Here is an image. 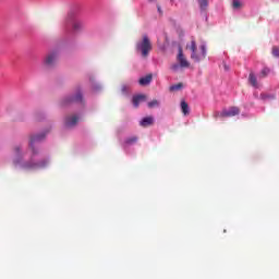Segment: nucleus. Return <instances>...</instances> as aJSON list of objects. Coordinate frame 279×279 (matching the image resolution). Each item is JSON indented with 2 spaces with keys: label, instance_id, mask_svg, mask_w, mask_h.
I'll list each match as a JSON object with an SVG mask.
<instances>
[{
  "label": "nucleus",
  "instance_id": "f257e3e1",
  "mask_svg": "<svg viewBox=\"0 0 279 279\" xmlns=\"http://www.w3.org/2000/svg\"><path fill=\"white\" fill-rule=\"evenodd\" d=\"M45 138V133L33 135L29 141V147L32 149V158L29 161H25L21 165L24 171H34L35 169H43V167H47V160H43L39 162H34V156H38V149H36V143H40Z\"/></svg>",
  "mask_w": 279,
  "mask_h": 279
},
{
  "label": "nucleus",
  "instance_id": "f03ea898",
  "mask_svg": "<svg viewBox=\"0 0 279 279\" xmlns=\"http://www.w3.org/2000/svg\"><path fill=\"white\" fill-rule=\"evenodd\" d=\"M135 49L137 53H141L142 58H147L153 49L149 36L143 35L142 39L136 43Z\"/></svg>",
  "mask_w": 279,
  "mask_h": 279
},
{
  "label": "nucleus",
  "instance_id": "7ed1b4c3",
  "mask_svg": "<svg viewBox=\"0 0 279 279\" xmlns=\"http://www.w3.org/2000/svg\"><path fill=\"white\" fill-rule=\"evenodd\" d=\"M186 49H190L192 51L191 59L194 60V62H199L206 58V46H201L202 54H197V44L193 39L191 44L186 45Z\"/></svg>",
  "mask_w": 279,
  "mask_h": 279
},
{
  "label": "nucleus",
  "instance_id": "20e7f679",
  "mask_svg": "<svg viewBox=\"0 0 279 279\" xmlns=\"http://www.w3.org/2000/svg\"><path fill=\"white\" fill-rule=\"evenodd\" d=\"M238 114H241V109L239 107H230L228 110L223 109L220 113H217L216 117L223 119L226 117H236Z\"/></svg>",
  "mask_w": 279,
  "mask_h": 279
},
{
  "label": "nucleus",
  "instance_id": "39448f33",
  "mask_svg": "<svg viewBox=\"0 0 279 279\" xmlns=\"http://www.w3.org/2000/svg\"><path fill=\"white\" fill-rule=\"evenodd\" d=\"M56 62H58V52H50L44 59V64L48 68L56 66Z\"/></svg>",
  "mask_w": 279,
  "mask_h": 279
},
{
  "label": "nucleus",
  "instance_id": "423d86ee",
  "mask_svg": "<svg viewBox=\"0 0 279 279\" xmlns=\"http://www.w3.org/2000/svg\"><path fill=\"white\" fill-rule=\"evenodd\" d=\"M177 60L181 69H189V66H191V63H189V60H186V57H184L182 47H179V53H178Z\"/></svg>",
  "mask_w": 279,
  "mask_h": 279
},
{
  "label": "nucleus",
  "instance_id": "0eeeda50",
  "mask_svg": "<svg viewBox=\"0 0 279 279\" xmlns=\"http://www.w3.org/2000/svg\"><path fill=\"white\" fill-rule=\"evenodd\" d=\"M78 101H83L82 92H77L75 97L63 99L61 101V106H69V104L78 102Z\"/></svg>",
  "mask_w": 279,
  "mask_h": 279
},
{
  "label": "nucleus",
  "instance_id": "6e6552de",
  "mask_svg": "<svg viewBox=\"0 0 279 279\" xmlns=\"http://www.w3.org/2000/svg\"><path fill=\"white\" fill-rule=\"evenodd\" d=\"M78 121H80V117L69 116L65 118L64 125L65 128H75Z\"/></svg>",
  "mask_w": 279,
  "mask_h": 279
},
{
  "label": "nucleus",
  "instance_id": "1a4fd4ad",
  "mask_svg": "<svg viewBox=\"0 0 279 279\" xmlns=\"http://www.w3.org/2000/svg\"><path fill=\"white\" fill-rule=\"evenodd\" d=\"M13 153H14V156H17V158L13 160V165L14 167H19V165H21V156H22L21 146H14Z\"/></svg>",
  "mask_w": 279,
  "mask_h": 279
},
{
  "label": "nucleus",
  "instance_id": "9d476101",
  "mask_svg": "<svg viewBox=\"0 0 279 279\" xmlns=\"http://www.w3.org/2000/svg\"><path fill=\"white\" fill-rule=\"evenodd\" d=\"M140 125L142 128H149V125H154V117L148 116L141 120Z\"/></svg>",
  "mask_w": 279,
  "mask_h": 279
},
{
  "label": "nucleus",
  "instance_id": "9b49d317",
  "mask_svg": "<svg viewBox=\"0 0 279 279\" xmlns=\"http://www.w3.org/2000/svg\"><path fill=\"white\" fill-rule=\"evenodd\" d=\"M151 80H154V76L151 74H147L146 76L140 78V86H149V84H151Z\"/></svg>",
  "mask_w": 279,
  "mask_h": 279
},
{
  "label": "nucleus",
  "instance_id": "f8f14e48",
  "mask_svg": "<svg viewBox=\"0 0 279 279\" xmlns=\"http://www.w3.org/2000/svg\"><path fill=\"white\" fill-rule=\"evenodd\" d=\"M145 99H147V96L145 95L133 96L132 102L134 108H138V106H141V101H145Z\"/></svg>",
  "mask_w": 279,
  "mask_h": 279
},
{
  "label": "nucleus",
  "instance_id": "ddd939ff",
  "mask_svg": "<svg viewBox=\"0 0 279 279\" xmlns=\"http://www.w3.org/2000/svg\"><path fill=\"white\" fill-rule=\"evenodd\" d=\"M72 29L73 32H82V29H84V23L75 20L72 24Z\"/></svg>",
  "mask_w": 279,
  "mask_h": 279
},
{
  "label": "nucleus",
  "instance_id": "4468645a",
  "mask_svg": "<svg viewBox=\"0 0 279 279\" xmlns=\"http://www.w3.org/2000/svg\"><path fill=\"white\" fill-rule=\"evenodd\" d=\"M248 82L251 86L254 88H258V81L256 80V75H254V72H251L248 75Z\"/></svg>",
  "mask_w": 279,
  "mask_h": 279
},
{
  "label": "nucleus",
  "instance_id": "2eb2a0df",
  "mask_svg": "<svg viewBox=\"0 0 279 279\" xmlns=\"http://www.w3.org/2000/svg\"><path fill=\"white\" fill-rule=\"evenodd\" d=\"M181 110L182 113L186 117L187 114H190V110H189V104L184 100L181 101Z\"/></svg>",
  "mask_w": 279,
  "mask_h": 279
},
{
  "label": "nucleus",
  "instance_id": "dca6fc26",
  "mask_svg": "<svg viewBox=\"0 0 279 279\" xmlns=\"http://www.w3.org/2000/svg\"><path fill=\"white\" fill-rule=\"evenodd\" d=\"M199 9L206 11L208 9V0H198Z\"/></svg>",
  "mask_w": 279,
  "mask_h": 279
},
{
  "label": "nucleus",
  "instance_id": "f3484780",
  "mask_svg": "<svg viewBox=\"0 0 279 279\" xmlns=\"http://www.w3.org/2000/svg\"><path fill=\"white\" fill-rule=\"evenodd\" d=\"M183 86L184 85L182 83H178L175 85H172V86H170V92L173 93L175 90H182Z\"/></svg>",
  "mask_w": 279,
  "mask_h": 279
},
{
  "label": "nucleus",
  "instance_id": "a211bd4d",
  "mask_svg": "<svg viewBox=\"0 0 279 279\" xmlns=\"http://www.w3.org/2000/svg\"><path fill=\"white\" fill-rule=\"evenodd\" d=\"M136 141H138V137L133 136V137H129L125 140V144L126 145H134V143H136Z\"/></svg>",
  "mask_w": 279,
  "mask_h": 279
},
{
  "label": "nucleus",
  "instance_id": "6ab92c4d",
  "mask_svg": "<svg viewBox=\"0 0 279 279\" xmlns=\"http://www.w3.org/2000/svg\"><path fill=\"white\" fill-rule=\"evenodd\" d=\"M158 106H160V102L156 99L148 102V108H156Z\"/></svg>",
  "mask_w": 279,
  "mask_h": 279
},
{
  "label": "nucleus",
  "instance_id": "aec40b11",
  "mask_svg": "<svg viewBox=\"0 0 279 279\" xmlns=\"http://www.w3.org/2000/svg\"><path fill=\"white\" fill-rule=\"evenodd\" d=\"M269 75V68H264L260 72V77H267Z\"/></svg>",
  "mask_w": 279,
  "mask_h": 279
},
{
  "label": "nucleus",
  "instance_id": "412c9836",
  "mask_svg": "<svg viewBox=\"0 0 279 279\" xmlns=\"http://www.w3.org/2000/svg\"><path fill=\"white\" fill-rule=\"evenodd\" d=\"M272 56H275V58H279V48L278 47L272 48Z\"/></svg>",
  "mask_w": 279,
  "mask_h": 279
},
{
  "label": "nucleus",
  "instance_id": "4be33fe9",
  "mask_svg": "<svg viewBox=\"0 0 279 279\" xmlns=\"http://www.w3.org/2000/svg\"><path fill=\"white\" fill-rule=\"evenodd\" d=\"M171 69H172L174 72L180 71V63H179V64H178V63L173 64V65L171 66Z\"/></svg>",
  "mask_w": 279,
  "mask_h": 279
},
{
  "label": "nucleus",
  "instance_id": "5701e85b",
  "mask_svg": "<svg viewBox=\"0 0 279 279\" xmlns=\"http://www.w3.org/2000/svg\"><path fill=\"white\" fill-rule=\"evenodd\" d=\"M233 8H241V2L239 0H234Z\"/></svg>",
  "mask_w": 279,
  "mask_h": 279
},
{
  "label": "nucleus",
  "instance_id": "b1692460",
  "mask_svg": "<svg viewBox=\"0 0 279 279\" xmlns=\"http://www.w3.org/2000/svg\"><path fill=\"white\" fill-rule=\"evenodd\" d=\"M157 10H158L159 14H162V9L159 7V4H157Z\"/></svg>",
  "mask_w": 279,
  "mask_h": 279
},
{
  "label": "nucleus",
  "instance_id": "393cba45",
  "mask_svg": "<svg viewBox=\"0 0 279 279\" xmlns=\"http://www.w3.org/2000/svg\"><path fill=\"white\" fill-rule=\"evenodd\" d=\"M225 71H230V68L225 64Z\"/></svg>",
  "mask_w": 279,
  "mask_h": 279
},
{
  "label": "nucleus",
  "instance_id": "a878e982",
  "mask_svg": "<svg viewBox=\"0 0 279 279\" xmlns=\"http://www.w3.org/2000/svg\"><path fill=\"white\" fill-rule=\"evenodd\" d=\"M150 3H154V1H156V0H148Z\"/></svg>",
  "mask_w": 279,
  "mask_h": 279
}]
</instances>
